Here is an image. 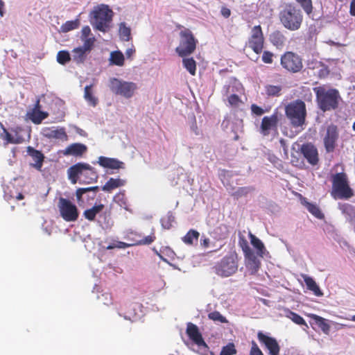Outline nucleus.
<instances>
[{
	"label": "nucleus",
	"instance_id": "obj_1",
	"mask_svg": "<svg viewBox=\"0 0 355 355\" xmlns=\"http://www.w3.org/2000/svg\"><path fill=\"white\" fill-rule=\"evenodd\" d=\"M68 179L72 184L96 182L98 175L96 170L87 163L78 162L67 169Z\"/></svg>",
	"mask_w": 355,
	"mask_h": 355
},
{
	"label": "nucleus",
	"instance_id": "obj_2",
	"mask_svg": "<svg viewBox=\"0 0 355 355\" xmlns=\"http://www.w3.org/2000/svg\"><path fill=\"white\" fill-rule=\"evenodd\" d=\"M318 107L323 112L334 110L338 107L341 97L338 89L322 85L313 88Z\"/></svg>",
	"mask_w": 355,
	"mask_h": 355
},
{
	"label": "nucleus",
	"instance_id": "obj_3",
	"mask_svg": "<svg viewBox=\"0 0 355 355\" xmlns=\"http://www.w3.org/2000/svg\"><path fill=\"white\" fill-rule=\"evenodd\" d=\"M279 19L285 28L295 31L301 28L304 17L299 8L293 3H286L279 12Z\"/></svg>",
	"mask_w": 355,
	"mask_h": 355
},
{
	"label": "nucleus",
	"instance_id": "obj_4",
	"mask_svg": "<svg viewBox=\"0 0 355 355\" xmlns=\"http://www.w3.org/2000/svg\"><path fill=\"white\" fill-rule=\"evenodd\" d=\"M285 113L293 127L298 128L305 123L306 105L302 100L294 101L285 107Z\"/></svg>",
	"mask_w": 355,
	"mask_h": 355
},
{
	"label": "nucleus",
	"instance_id": "obj_5",
	"mask_svg": "<svg viewBox=\"0 0 355 355\" xmlns=\"http://www.w3.org/2000/svg\"><path fill=\"white\" fill-rule=\"evenodd\" d=\"M331 195L338 199H348L353 196V191L349 185L345 173H338L332 176Z\"/></svg>",
	"mask_w": 355,
	"mask_h": 355
},
{
	"label": "nucleus",
	"instance_id": "obj_6",
	"mask_svg": "<svg viewBox=\"0 0 355 355\" xmlns=\"http://www.w3.org/2000/svg\"><path fill=\"white\" fill-rule=\"evenodd\" d=\"M239 258L236 252H230L225 256L214 266V272L221 277H227L236 272Z\"/></svg>",
	"mask_w": 355,
	"mask_h": 355
},
{
	"label": "nucleus",
	"instance_id": "obj_7",
	"mask_svg": "<svg viewBox=\"0 0 355 355\" xmlns=\"http://www.w3.org/2000/svg\"><path fill=\"white\" fill-rule=\"evenodd\" d=\"M113 12L108 6L101 5L93 11L94 25L95 28L101 31L106 32L110 28V23L112 21Z\"/></svg>",
	"mask_w": 355,
	"mask_h": 355
},
{
	"label": "nucleus",
	"instance_id": "obj_8",
	"mask_svg": "<svg viewBox=\"0 0 355 355\" xmlns=\"http://www.w3.org/2000/svg\"><path fill=\"white\" fill-rule=\"evenodd\" d=\"M280 65L286 72L297 73L303 69V59L297 53L288 51L281 55Z\"/></svg>",
	"mask_w": 355,
	"mask_h": 355
},
{
	"label": "nucleus",
	"instance_id": "obj_9",
	"mask_svg": "<svg viewBox=\"0 0 355 355\" xmlns=\"http://www.w3.org/2000/svg\"><path fill=\"white\" fill-rule=\"evenodd\" d=\"M180 44L175 49L179 56L184 58L194 52L198 40L189 29H184L180 33Z\"/></svg>",
	"mask_w": 355,
	"mask_h": 355
},
{
	"label": "nucleus",
	"instance_id": "obj_10",
	"mask_svg": "<svg viewBox=\"0 0 355 355\" xmlns=\"http://www.w3.org/2000/svg\"><path fill=\"white\" fill-rule=\"evenodd\" d=\"M109 87L112 93L125 98L132 97L137 89V85L133 82L122 80L116 78L110 80Z\"/></svg>",
	"mask_w": 355,
	"mask_h": 355
},
{
	"label": "nucleus",
	"instance_id": "obj_11",
	"mask_svg": "<svg viewBox=\"0 0 355 355\" xmlns=\"http://www.w3.org/2000/svg\"><path fill=\"white\" fill-rule=\"evenodd\" d=\"M264 42L265 38L261 26L257 25L251 29V34L245 46L251 49L256 54H260L263 51Z\"/></svg>",
	"mask_w": 355,
	"mask_h": 355
},
{
	"label": "nucleus",
	"instance_id": "obj_12",
	"mask_svg": "<svg viewBox=\"0 0 355 355\" xmlns=\"http://www.w3.org/2000/svg\"><path fill=\"white\" fill-rule=\"evenodd\" d=\"M280 121V114L275 112L270 116L263 117L260 125V133L263 136L278 135V126Z\"/></svg>",
	"mask_w": 355,
	"mask_h": 355
},
{
	"label": "nucleus",
	"instance_id": "obj_13",
	"mask_svg": "<svg viewBox=\"0 0 355 355\" xmlns=\"http://www.w3.org/2000/svg\"><path fill=\"white\" fill-rule=\"evenodd\" d=\"M58 208L61 217L67 222L76 221L79 216L77 207L69 200L60 198Z\"/></svg>",
	"mask_w": 355,
	"mask_h": 355
},
{
	"label": "nucleus",
	"instance_id": "obj_14",
	"mask_svg": "<svg viewBox=\"0 0 355 355\" xmlns=\"http://www.w3.org/2000/svg\"><path fill=\"white\" fill-rule=\"evenodd\" d=\"M95 38L92 37L89 39L85 40L83 46L74 48L72 50L73 60L77 64L83 63L85 61L87 55L92 50Z\"/></svg>",
	"mask_w": 355,
	"mask_h": 355
},
{
	"label": "nucleus",
	"instance_id": "obj_15",
	"mask_svg": "<svg viewBox=\"0 0 355 355\" xmlns=\"http://www.w3.org/2000/svg\"><path fill=\"white\" fill-rule=\"evenodd\" d=\"M338 138L339 132L338 126L332 123L329 125L327 127L326 133L323 138L324 146L327 153L334 151Z\"/></svg>",
	"mask_w": 355,
	"mask_h": 355
},
{
	"label": "nucleus",
	"instance_id": "obj_16",
	"mask_svg": "<svg viewBox=\"0 0 355 355\" xmlns=\"http://www.w3.org/2000/svg\"><path fill=\"white\" fill-rule=\"evenodd\" d=\"M259 341L264 345L268 350L269 355H279L280 347L275 338L264 334L262 331L257 333Z\"/></svg>",
	"mask_w": 355,
	"mask_h": 355
},
{
	"label": "nucleus",
	"instance_id": "obj_17",
	"mask_svg": "<svg viewBox=\"0 0 355 355\" xmlns=\"http://www.w3.org/2000/svg\"><path fill=\"white\" fill-rule=\"evenodd\" d=\"M301 153L310 164L315 166L318 163V152L316 147L312 144L306 143L302 144Z\"/></svg>",
	"mask_w": 355,
	"mask_h": 355
},
{
	"label": "nucleus",
	"instance_id": "obj_18",
	"mask_svg": "<svg viewBox=\"0 0 355 355\" xmlns=\"http://www.w3.org/2000/svg\"><path fill=\"white\" fill-rule=\"evenodd\" d=\"M186 333L190 340H191L198 346L207 347V345L205 342L197 325L192 322H188L187 324Z\"/></svg>",
	"mask_w": 355,
	"mask_h": 355
},
{
	"label": "nucleus",
	"instance_id": "obj_19",
	"mask_svg": "<svg viewBox=\"0 0 355 355\" xmlns=\"http://www.w3.org/2000/svg\"><path fill=\"white\" fill-rule=\"evenodd\" d=\"M245 251L246 267L251 275H255L260 268V261L258 259V258L257 257L254 252L252 250V249L246 248V250Z\"/></svg>",
	"mask_w": 355,
	"mask_h": 355
},
{
	"label": "nucleus",
	"instance_id": "obj_20",
	"mask_svg": "<svg viewBox=\"0 0 355 355\" xmlns=\"http://www.w3.org/2000/svg\"><path fill=\"white\" fill-rule=\"evenodd\" d=\"M87 151L86 145L81 143H73L69 145L62 153L64 156H73L76 157H82Z\"/></svg>",
	"mask_w": 355,
	"mask_h": 355
},
{
	"label": "nucleus",
	"instance_id": "obj_21",
	"mask_svg": "<svg viewBox=\"0 0 355 355\" xmlns=\"http://www.w3.org/2000/svg\"><path fill=\"white\" fill-rule=\"evenodd\" d=\"M155 239H156V237L155 236V233L152 232L150 235H148L147 236H145V237H144L143 239H140L139 241H135V243H134L127 244V243H125L124 242H122V241H117L116 243H114V244H112V245H109L107 247V249L111 250V249H114L115 248H125L127 247H129V246H131V245H150L153 242L155 241Z\"/></svg>",
	"mask_w": 355,
	"mask_h": 355
},
{
	"label": "nucleus",
	"instance_id": "obj_22",
	"mask_svg": "<svg viewBox=\"0 0 355 355\" xmlns=\"http://www.w3.org/2000/svg\"><path fill=\"white\" fill-rule=\"evenodd\" d=\"M26 152L35 162L32 166L37 170L41 171L44 161V154L41 151L35 149L32 146H28L26 148Z\"/></svg>",
	"mask_w": 355,
	"mask_h": 355
},
{
	"label": "nucleus",
	"instance_id": "obj_23",
	"mask_svg": "<svg viewBox=\"0 0 355 355\" xmlns=\"http://www.w3.org/2000/svg\"><path fill=\"white\" fill-rule=\"evenodd\" d=\"M270 42L277 49H282L287 42V39L282 31L276 30L269 35Z\"/></svg>",
	"mask_w": 355,
	"mask_h": 355
},
{
	"label": "nucleus",
	"instance_id": "obj_24",
	"mask_svg": "<svg viewBox=\"0 0 355 355\" xmlns=\"http://www.w3.org/2000/svg\"><path fill=\"white\" fill-rule=\"evenodd\" d=\"M40 101H37L35 107L27 114L29 119L35 124H40L42 121L48 117L49 114L40 110Z\"/></svg>",
	"mask_w": 355,
	"mask_h": 355
},
{
	"label": "nucleus",
	"instance_id": "obj_25",
	"mask_svg": "<svg viewBox=\"0 0 355 355\" xmlns=\"http://www.w3.org/2000/svg\"><path fill=\"white\" fill-rule=\"evenodd\" d=\"M44 136L49 139H55L62 141L67 139V135L64 128H46L44 130Z\"/></svg>",
	"mask_w": 355,
	"mask_h": 355
},
{
	"label": "nucleus",
	"instance_id": "obj_26",
	"mask_svg": "<svg viewBox=\"0 0 355 355\" xmlns=\"http://www.w3.org/2000/svg\"><path fill=\"white\" fill-rule=\"evenodd\" d=\"M98 163L104 168L111 169H119L124 167V163L116 158H110L101 156L98 157Z\"/></svg>",
	"mask_w": 355,
	"mask_h": 355
},
{
	"label": "nucleus",
	"instance_id": "obj_27",
	"mask_svg": "<svg viewBox=\"0 0 355 355\" xmlns=\"http://www.w3.org/2000/svg\"><path fill=\"white\" fill-rule=\"evenodd\" d=\"M309 317L311 319L313 323L323 331V333L326 334L329 333L330 326L327 323L326 319L313 313L309 314Z\"/></svg>",
	"mask_w": 355,
	"mask_h": 355
},
{
	"label": "nucleus",
	"instance_id": "obj_28",
	"mask_svg": "<svg viewBox=\"0 0 355 355\" xmlns=\"http://www.w3.org/2000/svg\"><path fill=\"white\" fill-rule=\"evenodd\" d=\"M125 180L121 178H110L102 187V190L107 192H111L112 190L123 187L125 184Z\"/></svg>",
	"mask_w": 355,
	"mask_h": 355
},
{
	"label": "nucleus",
	"instance_id": "obj_29",
	"mask_svg": "<svg viewBox=\"0 0 355 355\" xmlns=\"http://www.w3.org/2000/svg\"><path fill=\"white\" fill-rule=\"evenodd\" d=\"M105 206L103 204L95 205L90 209H87L84 211L83 216L89 221L94 220L97 214H100Z\"/></svg>",
	"mask_w": 355,
	"mask_h": 355
},
{
	"label": "nucleus",
	"instance_id": "obj_30",
	"mask_svg": "<svg viewBox=\"0 0 355 355\" xmlns=\"http://www.w3.org/2000/svg\"><path fill=\"white\" fill-rule=\"evenodd\" d=\"M94 84L86 85L84 89V98L85 101L92 106L95 107L98 103V98L94 96L92 88Z\"/></svg>",
	"mask_w": 355,
	"mask_h": 355
},
{
	"label": "nucleus",
	"instance_id": "obj_31",
	"mask_svg": "<svg viewBox=\"0 0 355 355\" xmlns=\"http://www.w3.org/2000/svg\"><path fill=\"white\" fill-rule=\"evenodd\" d=\"M1 127L3 129V132L1 133V138L5 141L6 144H21L24 141V139L21 137H13L10 132L3 127L1 124Z\"/></svg>",
	"mask_w": 355,
	"mask_h": 355
},
{
	"label": "nucleus",
	"instance_id": "obj_32",
	"mask_svg": "<svg viewBox=\"0 0 355 355\" xmlns=\"http://www.w3.org/2000/svg\"><path fill=\"white\" fill-rule=\"evenodd\" d=\"M304 281L306 285L307 288L311 291L315 295L320 297L323 295L319 286L312 277L305 276L304 278Z\"/></svg>",
	"mask_w": 355,
	"mask_h": 355
},
{
	"label": "nucleus",
	"instance_id": "obj_33",
	"mask_svg": "<svg viewBox=\"0 0 355 355\" xmlns=\"http://www.w3.org/2000/svg\"><path fill=\"white\" fill-rule=\"evenodd\" d=\"M249 237L250 239L251 244L257 250V254L262 257L263 256L264 252L266 250L263 243L259 239H258L256 236H254L252 233L249 234Z\"/></svg>",
	"mask_w": 355,
	"mask_h": 355
},
{
	"label": "nucleus",
	"instance_id": "obj_34",
	"mask_svg": "<svg viewBox=\"0 0 355 355\" xmlns=\"http://www.w3.org/2000/svg\"><path fill=\"white\" fill-rule=\"evenodd\" d=\"M98 223L104 229L112 227L114 225V221L112 219L111 213L110 211H105L100 214Z\"/></svg>",
	"mask_w": 355,
	"mask_h": 355
},
{
	"label": "nucleus",
	"instance_id": "obj_35",
	"mask_svg": "<svg viewBox=\"0 0 355 355\" xmlns=\"http://www.w3.org/2000/svg\"><path fill=\"white\" fill-rule=\"evenodd\" d=\"M114 201L126 211L131 212V210L129 208L128 199L125 196V191H122L116 193L114 197Z\"/></svg>",
	"mask_w": 355,
	"mask_h": 355
},
{
	"label": "nucleus",
	"instance_id": "obj_36",
	"mask_svg": "<svg viewBox=\"0 0 355 355\" xmlns=\"http://www.w3.org/2000/svg\"><path fill=\"white\" fill-rule=\"evenodd\" d=\"M200 236V233L195 230H190L182 238L183 242L187 245H193L194 241H197Z\"/></svg>",
	"mask_w": 355,
	"mask_h": 355
},
{
	"label": "nucleus",
	"instance_id": "obj_37",
	"mask_svg": "<svg viewBox=\"0 0 355 355\" xmlns=\"http://www.w3.org/2000/svg\"><path fill=\"white\" fill-rule=\"evenodd\" d=\"M285 315L291 319L293 322H295L297 324L299 325H305L306 326V323L304 318L300 316L299 314L293 312L292 311L289 310L288 309H285Z\"/></svg>",
	"mask_w": 355,
	"mask_h": 355
},
{
	"label": "nucleus",
	"instance_id": "obj_38",
	"mask_svg": "<svg viewBox=\"0 0 355 355\" xmlns=\"http://www.w3.org/2000/svg\"><path fill=\"white\" fill-rule=\"evenodd\" d=\"M119 37L123 41H129L131 39V30L130 28L126 26L125 22H121L119 24Z\"/></svg>",
	"mask_w": 355,
	"mask_h": 355
},
{
	"label": "nucleus",
	"instance_id": "obj_39",
	"mask_svg": "<svg viewBox=\"0 0 355 355\" xmlns=\"http://www.w3.org/2000/svg\"><path fill=\"white\" fill-rule=\"evenodd\" d=\"M110 62L112 64L121 67L124 64V55L119 51H115L110 54Z\"/></svg>",
	"mask_w": 355,
	"mask_h": 355
},
{
	"label": "nucleus",
	"instance_id": "obj_40",
	"mask_svg": "<svg viewBox=\"0 0 355 355\" xmlns=\"http://www.w3.org/2000/svg\"><path fill=\"white\" fill-rule=\"evenodd\" d=\"M282 87L281 85H266L265 92L268 96H279L282 94Z\"/></svg>",
	"mask_w": 355,
	"mask_h": 355
},
{
	"label": "nucleus",
	"instance_id": "obj_41",
	"mask_svg": "<svg viewBox=\"0 0 355 355\" xmlns=\"http://www.w3.org/2000/svg\"><path fill=\"white\" fill-rule=\"evenodd\" d=\"M306 207L308 211L317 218H324V216L318 205L307 202L306 203Z\"/></svg>",
	"mask_w": 355,
	"mask_h": 355
},
{
	"label": "nucleus",
	"instance_id": "obj_42",
	"mask_svg": "<svg viewBox=\"0 0 355 355\" xmlns=\"http://www.w3.org/2000/svg\"><path fill=\"white\" fill-rule=\"evenodd\" d=\"M182 63L191 75L194 76L196 74V63L193 58H184L182 60Z\"/></svg>",
	"mask_w": 355,
	"mask_h": 355
},
{
	"label": "nucleus",
	"instance_id": "obj_43",
	"mask_svg": "<svg viewBox=\"0 0 355 355\" xmlns=\"http://www.w3.org/2000/svg\"><path fill=\"white\" fill-rule=\"evenodd\" d=\"M79 25V19L67 21L61 26V30L63 33H67L69 31L78 28Z\"/></svg>",
	"mask_w": 355,
	"mask_h": 355
},
{
	"label": "nucleus",
	"instance_id": "obj_44",
	"mask_svg": "<svg viewBox=\"0 0 355 355\" xmlns=\"http://www.w3.org/2000/svg\"><path fill=\"white\" fill-rule=\"evenodd\" d=\"M295 1L302 7L306 15H310L313 12L312 0H295Z\"/></svg>",
	"mask_w": 355,
	"mask_h": 355
},
{
	"label": "nucleus",
	"instance_id": "obj_45",
	"mask_svg": "<svg viewBox=\"0 0 355 355\" xmlns=\"http://www.w3.org/2000/svg\"><path fill=\"white\" fill-rule=\"evenodd\" d=\"M71 60L69 51L62 50L60 51L57 54V62L62 65L66 64Z\"/></svg>",
	"mask_w": 355,
	"mask_h": 355
},
{
	"label": "nucleus",
	"instance_id": "obj_46",
	"mask_svg": "<svg viewBox=\"0 0 355 355\" xmlns=\"http://www.w3.org/2000/svg\"><path fill=\"white\" fill-rule=\"evenodd\" d=\"M208 318L214 321L218 322L220 323H227L228 320L226 319L225 317L222 315L220 312L218 311H213L208 314Z\"/></svg>",
	"mask_w": 355,
	"mask_h": 355
},
{
	"label": "nucleus",
	"instance_id": "obj_47",
	"mask_svg": "<svg viewBox=\"0 0 355 355\" xmlns=\"http://www.w3.org/2000/svg\"><path fill=\"white\" fill-rule=\"evenodd\" d=\"M132 304H129V309L125 311L123 314L119 312L120 316H123L126 320H135L137 318V313L135 309H132Z\"/></svg>",
	"mask_w": 355,
	"mask_h": 355
},
{
	"label": "nucleus",
	"instance_id": "obj_48",
	"mask_svg": "<svg viewBox=\"0 0 355 355\" xmlns=\"http://www.w3.org/2000/svg\"><path fill=\"white\" fill-rule=\"evenodd\" d=\"M236 354V349H235V346L234 343H231L222 348L220 355H234Z\"/></svg>",
	"mask_w": 355,
	"mask_h": 355
},
{
	"label": "nucleus",
	"instance_id": "obj_49",
	"mask_svg": "<svg viewBox=\"0 0 355 355\" xmlns=\"http://www.w3.org/2000/svg\"><path fill=\"white\" fill-rule=\"evenodd\" d=\"M341 209L343 212L347 214L351 218L355 217V209L350 204H345L342 206Z\"/></svg>",
	"mask_w": 355,
	"mask_h": 355
},
{
	"label": "nucleus",
	"instance_id": "obj_50",
	"mask_svg": "<svg viewBox=\"0 0 355 355\" xmlns=\"http://www.w3.org/2000/svg\"><path fill=\"white\" fill-rule=\"evenodd\" d=\"M229 104L234 107H237L242 103L241 99L236 94H232L227 98Z\"/></svg>",
	"mask_w": 355,
	"mask_h": 355
},
{
	"label": "nucleus",
	"instance_id": "obj_51",
	"mask_svg": "<svg viewBox=\"0 0 355 355\" xmlns=\"http://www.w3.org/2000/svg\"><path fill=\"white\" fill-rule=\"evenodd\" d=\"M275 56L272 52L269 51H263L261 60L266 64H272L273 62V57Z\"/></svg>",
	"mask_w": 355,
	"mask_h": 355
},
{
	"label": "nucleus",
	"instance_id": "obj_52",
	"mask_svg": "<svg viewBox=\"0 0 355 355\" xmlns=\"http://www.w3.org/2000/svg\"><path fill=\"white\" fill-rule=\"evenodd\" d=\"M329 73V71L328 67L324 64H321V67H318L317 73L315 75H317L320 78H323L327 76Z\"/></svg>",
	"mask_w": 355,
	"mask_h": 355
},
{
	"label": "nucleus",
	"instance_id": "obj_53",
	"mask_svg": "<svg viewBox=\"0 0 355 355\" xmlns=\"http://www.w3.org/2000/svg\"><path fill=\"white\" fill-rule=\"evenodd\" d=\"M173 217L172 216H167L166 217L161 219V223L164 229L169 230L172 227Z\"/></svg>",
	"mask_w": 355,
	"mask_h": 355
},
{
	"label": "nucleus",
	"instance_id": "obj_54",
	"mask_svg": "<svg viewBox=\"0 0 355 355\" xmlns=\"http://www.w3.org/2000/svg\"><path fill=\"white\" fill-rule=\"evenodd\" d=\"M252 189L250 187H239L234 193L237 198L246 196Z\"/></svg>",
	"mask_w": 355,
	"mask_h": 355
},
{
	"label": "nucleus",
	"instance_id": "obj_55",
	"mask_svg": "<svg viewBox=\"0 0 355 355\" xmlns=\"http://www.w3.org/2000/svg\"><path fill=\"white\" fill-rule=\"evenodd\" d=\"M250 109L252 114L257 116H261L266 112V111L262 107L258 106L256 104H252L250 107Z\"/></svg>",
	"mask_w": 355,
	"mask_h": 355
},
{
	"label": "nucleus",
	"instance_id": "obj_56",
	"mask_svg": "<svg viewBox=\"0 0 355 355\" xmlns=\"http://www.w3.org/2000/svg\"><path fill=\"white\" fill-rule=\"evenodd\" d=\"M249 355H263V352L254 341H252V347Z\"/></svg>",
	"mask_w": 355,
	"mask_h": 355
},
{
	"label": "nucleus",
	"instance_id": "obj_57",
	"mask_svg": "<svg viewBox=\"0 0 355 355\" xmlns=\"http://www.w3.org/2000/svg\"><path fill=\"white\" fill-rule=\"evenodd\" d=\"M90 34H91V29L89 26H85L82 28L81 40H82V41H83V43L85 42V40L90 38V37H88Z\"/></svg>",
	"mask_w": 355,
	"mask_h": 355
},
{
	"label": "nucleus",
	"instance_id": "obj_58",
	"mask_svg": "<svg viewBox=\"0 0 355 355\" xmlns=\"http://www.w3.org/2000/svg\"><path fill=\"white\" fill-rule=\"evenodd\" d=\"M85 193V189L79 188L76 191V200L78 203L83 202V196Z\"/></svg>",
	"mask_w": 355,
	"mask_h": 355
},
{
	"label": "nucleus",
	"instance_id": "obj_59",
	"mask_svg": "<svg viewBox=\"0 0 355 355\" xmlns=\"http://www.w3.org/2000/svg\"><path fill=\"white\" fill-rule=\"evenodd\" d=\"M322 62L318 60H312L308 62V68L311 69H318V67H321Z\"/></svg>",
	"mask_w": 355,
	"mask_h": 355
},
{
	"label": "nucleus",
	"instance_id": "obj_60",
	"mask_svg": "<svg viewBox=\"0 0 355 355\" xmlns=\"http://www.w3.org/2000/svg\"><path fill=\"white\" fill-rule=\"evenodd\" d=\"M220 13L224 17L228 18L231 15V10L227 7H222Z\"/></svg>",
	"mask_w": 355,
	"mask_h": 355
},
{
	"label": "nucleus",
	"instance_id": "obj_61",
	"mask_svg": "<svg viewBox=\"0 0 355 355\" xmlns=\"http://www.w3.org/2000/svg\"><path fill=\"white\" fill-rule=\"evenodd\" d=\"M210 240L209 238L202 236L200 239V245L205 248H207L209 246Z\"/></svg>",
	"mask_w": 355,
	"mask_h": 355
},
{
	"label": "nucleus",
	"instance_id": "obj_62",
	"mask_svg": "<svg viewBox=\"0 0 355 355\" xmlns=\"http://www.w3.org/2000/svg\"><path fill=\"white\" fill-rule=\"evenodd\" d=\"M135 53V49L134 48H129L125 51V55L127 58H132Z\"/></svg>",
	"mask_w": 355,
	"mask_h": 355
},
{
	"label": "nucleus",
	"instance_id": "obj_63",
	"mask_svg": "<svg viewBox=\"0 0 355 355\" xmlns=\"http://www.w3.org/2000/svg\"><path fill=\"white\" fill-rule=\"evenodd\" d=\"M349 13L352 16L355 17V0H352L351 1Z\"/></svg>",
	"mask_w": 355,
	"mask_h": 355
},
{
	"label": "nucleus",
	"instance_id": "obj_64",
	"mask_svg": "<svg viewBox=\"0 0 355 355\" xmlns=\"http://www.w3.org/2000/svg\"><path fill=\"white\" fill-rule=\"evenodd\" d=\"M83 189H85V193L89 192V191H95V192H96L99 189L98 186L87 187V188H83Z\"/></svg>",
	"mask_w": 355,
	"mask_h": 355
}]
</instances>
